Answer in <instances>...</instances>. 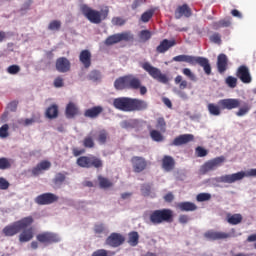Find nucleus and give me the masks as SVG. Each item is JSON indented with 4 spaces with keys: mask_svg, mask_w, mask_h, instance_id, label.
<instances>
[{
    "mask_svg": "<svg viewBox=\"0 0 256 256\" xmlns=\"http://www.w3.org/2000/svg\"><path fill=\"white\" fill-rule=\"evenodd\" d=\"M33 221L34 219L32 216L24 217L21 220L4 227L2 233L5 235V237H14V235L20 233V243H27L35 236V229L31 227V225H33Z\"/></svg>",
    "mask_w": 256,
    "mask_h": 256,
    "instance_id": "obj_1",
    "label": "nucleus"
},
{
    "mask_svg": "<svg viewBox=\"0 0 256 256\" xmlns=\"http://www.w3.org/2000/svg\"><path fill=\"white\" fill-rule=\"evenodd\" d=\"M113 107L124 113H132L133 111H145L149 107L147 101L138 98L119 97L113 100Z\"/></svg>",
    "mask_w": 256,
    "mask_h": 256,
    "instance_id": "obj_2",
    "label": "nucleus"
},
{
    "mask_svg": "<svg viewBox=\"0 0 256 256\" xmlns=\"http://www.w3.org/2000/svg\"><path fill=\"white\" fill-rule=\"evenodd\" d=\"M114 88L116 91H123L125 89L137 91L139 89L140 95H147V87L141 85V79L133 74H128L117 78L114 81Z\"/></svg>",
    "mask_w": 256,
    "mask_h": 256,
    "instance_id": "obj_3",
    "label": "nucleus"
},
{
    "mask_svg": "<svg viewBox=\"0 0 256 256\" xmlns=\"http://www.w3.org/2000/svg\"><path fill=\"white\" fill-rule=\"evenodd\" d=\"M241 107V100L235 98H227L218 101V105L215 103H209L207 105L208 112L214 117H219L221 115V109L231 111L233 109H238Z\"/></svg>",
    "mask_w": 256,
    "mask_h": 256,
    "instance_id": "obj_4",
    "label": "nucleus"
},
{
    "mask_svg": "<svg viewBox=\"0 0 256 256\" xmlns=\"http://www.w3.org/2000/svg\"><path fill=\"white\" fill-rule=\"evenodd\" d=\"M152 225H161V223H173V210L171 209H159L154 210L149 215Z\"/></svg>",
    "mask_w": 256,
    "mask_h": 256,
    "instance_id": "obj_5",
    "label": "nucleus"
},
{
    "mask_svg": "<svg viewBox=\"0 0 256 256\" xmlns=\"http://www.w3.org/2000/svg\"><path fill=\"white\" fill-rule=\"evenodd\" d=\"M81 11L83 15H85V17L88 19V21H90V23H94L95 25H99V23H101L103 19H107V16L109 15V10L99 12L97 10L91 9L85 4L81 6Z\"/></svg>",
    "mask_w": 256,
    "mask_h": 256,
    "instance_id": "obj_6",
    "label": "nucleus"
},
{
    "mask_svg": "<svg viewBox=\"0 0 256 256\" xmlns=\"http://www.w3.org/2000/svg\"><path fill=\"white\" fill-rule=\"evenodd\" d=\"M76 164L78 167H82V169H91L93 167L94 169H103V160L95 155L80 156Z\"/></svg>",
    "mask_w": 256,
    "mask_h": 256,
    "instance_id": "obj_7",
    "label": "nucleus"
},
{
    "mask_svg": "<svg viewBox=\"0 0 256 256\" xmlns=\"http://www.w3.org/2000/svg\"><path fill=\"white\" fill-rule=\"evenodd\" d=\"M141 67L142 69H144V71H146V73H148V75H150V77H152V79H155L156 81H158V83H164V84L169 83V78L167 77V75L161 73V70L151 65V63L144 62L141 65Z\"/></svg>",
    "mask_w": 256,
    "mask_h": 256,
    "instance_id": "obj_8",
    "label": "nucleus"
},
{
    "mask_svg": "<svg viewBox=\"0 0 256 256\" xmlns=\"http://www.w3.org/2000/svg\"><path fill=\"white\" fill-rule=\"evenodd\" d=\"M244 177H256V168L247 170L246 172L240 171L234 174H226L220 177L221 183H235L241 181Z\"/></svg>",
    "mask_w": 256,
    "mask_h": 256,
    "instance_id": "obj_9",
    "label": "nucleus"
},
{
    "mask_svg": "<svg viewBox=\"0 0 256 256\" xmlns=\"http://www.w3.org/2000/svg\"><path fill=\"white\" fill-rule=\"evenodd\" d=\"M121 41H133V34H131V32L113 34L108 36L104 43L107 45V47H110L111 45H117V43H121Z\"/></svg>",
    "mask_w": 256,
    "mask_h": 256,
    "instance_id": "obj_10",
    "label": "nucleus"
},
{
    "mask_svg": "<svg viewBox=\"0 0 256 256\" xmlns=\"http://www.w3.org/2000/svg\"><path fill=\"white\" fill-rule=\"evenodd\" d=\"M223 163H225V156H219L211 159L201 166L200 173H202V175H205L209 173V171H215V169H217V167H221Z\"/></svg>",
    "mask_w": 256,
    "mask_h": 256,
    "instance_id": "obj_11",
    "label": "nucleus"
},
{
    "mask_svg": "<svg viewBox=\"0 0 256 256\" xmlns=\"http://www.w3.org/2000/svg\"><path fill=\"white\" fill-rule=\"evenodd\" d=\"M36 239L43 245H53V243H59L61 241L59 235L53 232H42L36 236Z\"/></svg>",
    "mask_w": 256,
    "mask_h": 256,
    "instance_id": "obj_12",
    "label": "nucleus"
},
{
    "mask_svg": "<svg viewBox=\"0 0 256 256\" xmlns=\"http://www.w3.org/2000/svg\"><path fill=\"white\" fill-rule=\"evenodd\" d=\"M57 201H59V196L53 193L40 194L35 198L37 205H52V203H57Z\"/></svg>",
    "mask_w": 256,
    "mask_h": 256,
    "instance_id": "obj_13",
    "label": "nucleus"
},
{
    "mask_svg": "<svg viewBox=\"0 0 256 256\" xmlns=\"http://www.w3.org/2000/svg\"><path fill=\"white\" fill-rule=\"evenodd\" d=\"M105 243L109 245V247H121V245L125 243V236L117 232H113L108 236Z\"/></svg>",
    "mask_w": 256,
    "mask_h": 256,
    "instance_id": "obj_14",
    "label": "nucleus"
},
{
    "mask_svg": "<svg viewBox=\"0 0 256 256\" xmlns=\"http://www.w3.org/2000/svg\"><path fill=\"white\" fill-rule=\"evenodd\" d=\"M131 163L134 173H142L147 169V160L140 156H134L131 158Z\"/></svg>",
    "mask_w": 256,
    "mask_h": 256,
    "instance_id": "obj_15",
    "label": "nucleus"
},
{
    "mask_svg": "<svg viewBox=\"0 0 256 256\" xmlns=\"http://www.w3.org/2000/svg\"><path fill=\"white\" fill-rule=\"evenodd\" d=\"M236 77L240 79L242 83L249 84L251 81H253V78L251 77V72L249 71V67L245 65H241L236 72Z\"/></svg>",
    "mask_w": 256,
    "mask_h": 256,
    "instance_id": "obj_16",
    "label": "nucleus"
},
{
    "mask_svg": "<svg viewBox=\"0 0 256 256\" xmlns=\"http://www.w3.org/2000/svg\"><path fill=\"white\" fill-rule=\"evenodd\" d=\"M204 237L209 241H221V239L231 238V233L209 230L204 233Z\"/></svg>",
    "mask_w": 256,
    "mask_h": 256,
    "instance_id": "obj_17",
    "label": "nucleus"
},
{
    "mask_svg": "<svg viewBox=\"0 0 256 256\" xmlns=\"http://www.w3.org/2000/svg\"><path fill=\"white\" fill-rule=\"evenodd\" d=\"M217 71L220 75H224L225 71L229 69V58L226 54H219L216 62Z\"/></svg>",
    "mask_w": 256,
    "mask_h": 256,
    "instance_id": "obj_18",
    "label": "nucleus"
},
{
    "mask_svg": "<svg viewBox=\"0 0 256 256\" xmlns=\"http://www.w3.org/2000/svg\"><path fill=\"white\" fill-rule=\"evenodd\" d=\"M55 68L58 73H69L71 71V61L66 57H59L56 59Z\"/></svg>",
    "mask_w": 256,
    "mask_h": 256,
    "instance_id": "obj_19",
    "label": "nucleus"
},
{
    "mask_svg": "<svg viewBox=\"0 0 256 256\" xmlns=\"http://www.w3.org/2000/svg\"><path fill=\"white\" fill-rule=\"evenodd\" d=\"M191 141H195L193 134H182L176 137L170 145L171 147H181V145H187V143H191Z\"/></svg>",
    "mask_w": 256,
    "mask_h": 256,
    "instance_id": "obj_20",
    "label": "nucleus"
},
{
    "mask_svg": "<svg viewBox=\"0 0 256 256\" xmlns=\"http://www.w3.org/2000/svg\"><path fill=\"white\" fill-rule=\"evenodd\" d=\"M194 65H199L202 67L205 75H211L212 68L209 59L201 56H195Z\"/></svg>",
    "mask_w": 256,
    "mask_h": 256,
    "instance_id": "obj_21",
    "label": "nucleus"
},
{
    "mask_svg": "<svg viewBox=\"0 0 256 256\" xmlns=\"http://www.w3.org/2000/svg\"><path fill=\"white\" fill-rule=\"evenodd\" d=\"M175 45H177L175 40L164 39L157 46L156 51L157 53H167V51H169L171 47H175Z\"/></svg>",
    "mask_w": 256,
    "mask_h": 256,
    "instance_id": "obj_22",
    "label": "nucleus"
},
{
    "mask_svg": "<svg viewBox=\"0 0 256 256\" xmlns=\"http://www.w3.org/2000/svg\"><path fill=\"white\" fill-rule=\"evenodd\" d=\"M49 169H51V162L43 160L38 163L34 168H32V175H34V177H37V175H41L43 171H47Z\"/></svg>",
    "mask_w": 256,
    "mask_h": 256,
    "instance_id": "obj_23",
    "label": "nucleus"
},
{
    "mask_svg": "<svg viewBox=\"0 0 256 256\" xmlns=\"http://www.w3.org/2000/svg\"><path fill=\"white\" fill-rule=\"evenodd\" d=\"M193 13L191 12V8L189 5L183 4L182 6H178L175 10V19H181V17H191Z\"/></svg>",
    "mask_w": 256,
    "mask_h": 256,
    "instance_id": "obj_24",
    "label": "nucleus"
},
{
    "mask_svg": "<svg viewBox=\"0 0 256 256\" xmlns=\"http://www.w3.org/2000/svg\"><path fill=\"white\" fill-rule=\"evenodd\" d=\"M65 115L67 119H75L79 115V107L73 102H69L66 106Z\"/></svg>",
    "mask_w": 256,
    "mask_h": 256,
    "instance_id": "obj_25",
    "label": "nucleus"
},
{
    "mask_svg": "<svg viewBox=\"0 0 256 256\" xmlns=\"http://www.w3.org/2000/svg\"><path fill=\"white\" fill-rule=\"evenodd\" d=\"M103 113L102 106H94L90 109H86L84 112V117H88V119H97L99 115Z\"/></svg>",
    "mask_w": 256,
    "mask_h": 256,
    "instance_id": "obj_26",
    "label": "nucleus"
},
{
    "mask_svg": "<svg viewBox=\"0 0 256 256\" xmlns=\"http://www.w3.org/2000/svg\"><path fill=\"white\" fill-rule=\"evenodd\" d=\"M79 61L85 69H89V67H91V51L82 50L79 55Z\"/></svg>",
    "mask_w": 256,
    "mask_h": 256,
    "instance_id": "obj_27",
    "label": "nucleus"
},
{
    "mask_svg": "<svg viewBox=\"0 0 256 256\" xmlns=\"http://www.w3.org/2000/svg\"><path fill=\"white\" fill-rule=\"evenodd\" d=\"M176 209L182 212L197 211V204L193 202H179L176 204Z\"/></svg>",
    "mask_w": 256,
    "mask_h": 256,
    "instance_id": "obj_28",
    "label": "nucleus"
},
{
    "mask_svg": "<svg viewBox=\"0 0 256 256\" xmlns=\"http://www.w3.org/2000/svg\"><path fill=\"white\" fill-rule=\"evenodd\" d=\"M175 168V159L171 156L165 155L162 159V169L165 171H173Z\"/></svg>",
    "mask_w": 256,
    "mask_h": 256,
    "instance_id": "obj_29",
    "label": "nucleus"
},
{
    "mask_svg": "<svg viewBox=\"0 0 256 256\" xmlns=\"http://www.w3.org/2000/svg\"><path fill=\"white\" fill-rule=\"evenodd\" d=\"M173 61L177 63H189V65H195V56L191 55H178L173 58Z\"/></svg>",
    "mask_w": 256,
    "mask_h": 256,
    "instance_id": "obj_30",
    "label": "nucleus"
},
{
    "mask_svg": "<svg viewBox=\"0 0 256 256\" xmlns=\"http://www.w3.org/2000/svg\"><path fill=\"white\" fill-rule=\"evenodd\" d=\"M225 27H231V19L225 18L212 23V29L215 31H219V29H223Z\"/></svg>",
    "mask_w": 256,
    "mask_h": 256,
    "instance_id": "obj_31",
    "label": "nucleus"
},
{
    "mask_svg": "<svg viewBox=\"0 0 256 256\" xmlns=\"http://www.w3.org/2000/svg\"><path fill=\"white\" fill-rule=\"evenodd\" d=\"M46 117L48 119H57L59 117V106L57 104H52L46 110Z\"/></svg>",
    "mask_w": 256,
    "mask_h": 256,
    "instance_id": "obj_32",
    "label": "nucleus"
},
{
    "mask_svg": "<svg viewBox=\"0 0 256 256\" xmlns=\"http://www.w3.org/2000/svg\"><path fill=\"white\" fill-rule=\"evenodd\" d=\"M93 137H95V134H93V132L89 133L86 137H84L82 145L83 147H85V149H93L95 147V139Z\"/></svg>",
    "mask_w": 256,
    "mask_h": 256,
    "instance_id": "obj_33",
    "label": "nucleus"
},
{
    "mask_svg": "<svg viewBox=\"0 0 256 256\" xmlns=\"http://www.w3.org/2000/svg\"><path fill=\"white\" fill-rule=\"evenodd\" d=\"M108 139H109V132H107V130L102 129L96 133V141H98L100 145H105Z\"/></svg>",
    "mask_w": 256,
    "mask_h": 256,
    "instance_id": "obj_34",
    "label": "nucleus"
},
{
    "mask_svg": "<svg viewBox=\"0 0 256 256\" xmlns=\"http://www.w3.org/2000/svg\"><path fill=\"white\" fill-rule=\"evenodd\" d=\"M97 179L100 189H110V187H113V182L109 178L99 175Z\"/></svg>",
    "mask_w": 256,
    "mask_h": 256,
    "instance_id": "obj_35",
    "label": "nucleus"
},
{
    "mask_svg": "<svg viewBox=\"0 0 256 256\" xmlns=\"http://www.w3.org/2000/svg\"><path fill=\"white\" fill-rule=\"evenodd\" d=\"M128 243L131 247L139 245V233L137 231H132L128 234Z\"/></svg>",
    "mask_w": 256,
    "mask_h": 256,
    "instance_id": "obj_36",
    "label": "nucleus"
},
{
    "mask_svg": "<svg viewBox=\"0 0 256 256\" xmlns=\"http://www.w3.org/2000/svg\"><path fill=\"white\" fill-rule=\"evenodd\" d=\"M174 83H175V85H178L180 91H183V90L187 89V87H189V82H187V80L183 79V76H181V75H177L174 78Z\"/></svg>",
    "mask_w": 256,
    "mask_h": 256,
    "instance_id": "obj_37",
    "label": "nucleus"
},
{
    "mask_svg": "<svg viewBox=\"0 0 256 256\" xmlns=\"http://www.w3.org/2000/svg\"><path fill=\"white\" fill-rule=\"evenodd\" d=\"M241 221H243V216H241V214H228L227 216V222L230 225H239V223H241Z\"/></svg>",
    "mask_w": 256,
    "mask_h": 256,
    "instance_id": "obj_38",
    "label": "nucleus"
},
{
    "mask_svg": "<svg viewBox=\"0 0 256 256\" xmlns=\"http://www.w3.org/2000/svg\"><path fill=\"white\" fill-rule=\"evenodd\" d=\"M67 173H57L53 179V183L55 185V187H61L63 185V183H65V179H67Z\"/></svg>",
    "mask_w": 256,
    "mask_h": 256,
    "instance_id": "obj_39",
    "label": "nucleus"
},
{
    "mask_svg": "<svg viewBox=\"0 0 256 256\" xmlns=\"http://www.w3.org/2000/svg\"><path fill=\"white\" fill-rule=\"evenodd\" d=\"M156 129H158L160 133H165L167 131V122H165V118L163 117L157 118Z\"/></svg>",
    "mask_w": 256,
    "mask_h": 256,
    "instance_id": "obj_40",
    "label": "nucleus"
},
{
    "mask_svg": "<svg viewBox=\"0 0 256 256\" xmlns=\"http://www.w3.org/2000/svg\"><path fill=\"white\" fill-rule=\"evenodd\" d=\"M138 37L142 43H147V41L153 37V33H151L149 30H141Z\"/></svg>",
    "mask_w": 256,
    "mask_h": 256,
    "instance_id": "obj_41",
    "label": "nucleus"
},
{
    "mask_svg": "<svg viewBox=\"0 0 256 256\" xmlns=\"http://www.w3.org/2000/svg\"><path fill=\"white\" fill-rule=\"evenodd\" d=\"M249 111H251V105H249L248 103H244V105L242 107H240L238 109V111L236 112V116L237 117H245V115H247V113H249Z\"/></svg>",
    "mask_w": 256,
    "mask_h": 256,
    "instance_id": "obj_42",
    "label": "nucleus"
},
{
    "mask_svg": "<svg viewBox=\"0 0 256 256\" xmlns=\"http://www.w3.org/2000/svg\"><path fill=\"white\" fill-rule=\"evenodd\" d=\"M150 137L153 141H156L157 143H161V141H163L164 139L163 134H161L158 130H151Z\"/></svg>",
    "mask_w": 256,
    "mask_h": 256,
    "instance_id": "obj_43",
    "label": "nucleus"
},
{
    "mask_svg": "<svg viewBox=\"0 0 256 256\" xmlns=\"http://www.w3.org/2000/svg\"><path fill=\"white\" fill-rule=\"evenodd\" d=\"M183 75L187 77L190 81H193L194 83L197 82V75L191 71L189 68L182 69Z\"/></svg>",
    "mask_w": 256,
    "mask_h": 256,
    "instance_id": "obj_44",
    "label": "nucleus"
},
{
    "mask_svg": "<svg viewBox=\"0 0 256 256\" xmlns=\"http://www.w3.org/2000/svg\"><path fill=\"white\" fill-rule=\"evenodd\" d=\"M0 169L2 171H5L6 169H11V160L5 157L0 158Z\"/></svg>",
    "mask_w": 256,
    "mask_h": 256,
    "instance_id": "obj_45",
    "label": "nucleus"
},
{
    "mask_svg": "<svg viewBox=\"0 0 256 256\" xmlns=\"http://www.w3.org/2000/svg\"><path fill=\"white\" fill-rule=\"evenodd\" d=\"M154 13H155V11H153V10H148V11L144 12L141 15V21L143 23H149V21H151V18L153 17Z\"/></svg>",
    "mask_w": 256,
    "mask_h": 256,
    "instance_id": "obj_46",
    "label": "nucleus"
},
{
    "mask_svg": "<svg viewBox=\"0 0 256 256\" xmlns=\"http://www.w3.org/2000/svg\"><path fill=\"white\" fill-rule=\"evenodd\" d=\"M48 29L50 31H59L61 29V21L59 20L51 21L48 25Z\"/></svg>",
    "mask_w": 256,
    "mask_h": 256,
    "instance_id": "obj_47",
    "label": "nucleus"
},
{
    "mask_svg": "<svg viewBox=\"0 0 256 256\" xmlns=\"http://www.w3.org/2000/svg\"><path fill=\"white\" fill-rule=\"evenodd\" d=\"M6 71L9 73V75H17V73L21 71V66L13 64L9 66Z\"/></svg>",
    "mask_w": 256,
    "mask_h": 256,
    "instance_id": "obj_48",
    "label": "nucleus"
},
{
    "mask_svg": "<svg viewBox=\"0 0 256 256\" xmlns=\"http://www.w3.org/2000/svg\"><path fill=\"white\" fill-rule=\"evenodd\" d=\"M88 79L90 81H99V79H101V72L92 70L88 75Z\"/></svg>",
    "mask_w": 256,
    "mask_h": 256,
    "instance_id": "obj_49",
    "label": "nucleus"
},
{
    "mask_svg": "<svg viewBox=\"0 0 256 256\" xmlns=\"http://www.w3.org/2000/svg\"><path fill=\"white\" fill-rule=\"evenodd\" d=\"M0 137H1V139H7V137H9V125L8 124H4L0 128Z\"/></svg>",
    "mask_w": 256,
    "mask_h": 256,
    "instance_id": "obj_50",
    "label": "nucleus"
},
{
    "mask_svg": "<svg viewBox=\"0 0 256 256\" xmlns=\"http://www.w3.org/2000/svg\"><path fill=\"white\" fill-rule=\"evenodd\" d=\"M226 85H228V87H230L231 89H235V87H237V78L233 76H228L226 78Z\"/></svg>",
    "mask_w": 256,
    "mask_h": 256,
    "instance_id": "obj_51",
    "label": "nucleus"
},
{
    "mask_svg": "<svg viewBox=\"0 0 256 256\" xmlns=\"http://www.w3.org/2000/svg\"><path fill=\"white\" fill-rule=\"evenodd\" d=\"M210 199H211V194L209 193H200L196 197V200L199 203H203V201H210Z\"/></svg>",
    "mask_w": 256,
    "mask_h": 256,
    "instance_id": "obj_52",
    "label": "nucleus"
},
{
    "mask_svg": "<svg viewBox=\"0 0 256 256\" xmlns=\"http://www.w3.org/2000/svg\"><path fill=\"white\" fill-rule=\"evenodd\" d=\"M141 193L144 197H149V195H151V185L150 184H143L141 186Z\"/></svg>",
    "mask_w": 256,
    "mask_h": 256,
    "instance_id": "obj_53",
    "label": "nucleus"
},
{
    "mask_svg": "<svg viewBox=\"0 0 256 256\" xmlns=\"http://www.w3.org/2000/svg\"><path fill=\"white\" fill-rule=\"evenodd\" d=\"M210 41L212 43H215L216 45H221L222 40H221V34L219 33H214L210 36Z\"/></svg>",
    "mask_w": 256,
    "mask_h": 256,
    "instance_id": "obj_54",
    "label": "nucleus"
},
{
    "mask_svg": "<svg viewBox=\"0 0 256 256\" xmlns=\"http://www.w3.org/2000/svg\"><path fill=\"white\" fill-rule=\"evenodd\" d=\"M113 25H116L118 27H123V25L126 23L125 19L121 17H114L112 18Z\"/></svg>",
    "mask_w": 256,
    "mask_h": 256,
    "instance_id": "obj_55",
    "label": "nucleus"
},
{
    "mask_svg": "<svg viewBox=\"0 0 256 256\" xmlns=\"http://www.w3.org/2000/svg\"><path fill=\"white\" fill-rule=\"evenodd\" d=\"M9 181H7V179L0 177V190L1 191H5L7 189H9Z\"/></svg>",
    "mask_w": 256,
    "mask_h": 256,
    "instance_id": "obj_56",
    "label": "nucleus"
},
{
    "mask_svg": "<svg viewBox=\"0 0 256 256\" xmlns=\"http://www.w3.org/2000/svg\"><path fill=\"white\" fill-rule=\"evenodd\" d=\"M207 154H208V152H207V150L205 148H203L201 146H198L196 148V155H197V157H207Z\"/></svg>",
    "mask_w": 256,
    "mask_h": 256,
    "instance_id": "obj_57",
    "label": "nucleus"
},
{
    "mask_svg": "<svg viewBox=\"0 0 256 256\" xmlns=\"http://www.w3.org/2000/svg\"><path fill=\"white\" fill-rule=\"evenodd\" d=\"M94 232L97 234V235H101V233H104L105 232V225L104 224H96L94 226Z\"/></svg>",
    "mask_w": 256,
    "mask_h": 256,
    "instance_id": "obj_58",
    "label": "nucleus"
},
{
    "mask_svg": "<svg viewBox=\"0 0 256 256\" xmlns=\"http://www.w3.org/2000/svg\"><path fill=\"white\" fill-rule=\"evenodd\" d=\"M92 256H109V251L105 249H98L92 253Z\"/></svg>",
    "mask_w": 256,
    "mask_h": 256,
    "instance_id": "obj_59",
    "label": "nucleus"
},
{
    "mask_svg": "<svg viewBox=\"0 0 256 256\" xmlns=\"http://www.w3.org/2000/svg\"><path fill=\"white\" fill-rule=\"evenodd\" d=\"M64 85H65V83L63 82V78H61L60 76L55 78L54 87L60 88V87H63Z\"/></svg>",
    "mask_w": 256,
    "mask_h": 256,
    "instance_id": "obj_60",
    "label": "nucleus"
},
{
    "mask_svg": "<svg viewBox=\"0 0 256 256\" xmlns=\"http://www.w3.org/2000/svg\"><path fill=\"white\" fill-rule=\"evenodd\" d=\"M178 221L182 225H185V224L189 223V216H187L185 214H182V215L179 216Z\"/></svg>",
    "mask_w": 256,
    "mask_h": 256,
    "instance_id": "obj_61",
    "label": "nucleus"
},
{
    "mask_svg": "<svg viewBox=\"0 0 256 256\" xmlns=\"http://www.w3.org/2000/svg\"><path fill=\"white\" fill-rule=\"evenodd\" d=\"M31 5H33V0H27L22 5V11H28V9H31Z\"/></svg>",
    "mask_w": 256,
    "mask_h": 256,
    "instance_id": "obj_62",
    "label": "nucleus"
},
{
    "mask_svg": "<svg viewBox=\"0 0 256 256\" xmlns=\"http://www.w3.org/2000/svg\"><path fill=\"white\" fill-rule=\"evenodd\" d=\"M143 3H145V0H134L131 7L133 10H135V9H137V7H141V5H143Z\"/></svg>",
    "mask_w": 256,
    "mask_h": 256,
    "instance_id": "obj_63",
    "label": "nucleus"
},
{
    "mask_svg": "<svg viewBox=\"0 0 256 256\" xmlns=\"http://www.w3.org/2000/svg\"><path fill=\"white\" fill-rule=\"evenodd\" d=\"M17 105H18L17 101H12V102H10V103L8 104V109H9V111H12V112L17 111Z\"/></svg>",
    "mask_w": 256,
    "mask_h": 256,
    "instance_id": "obj_64",
    "label": "nucleus"
}]
</instances>
